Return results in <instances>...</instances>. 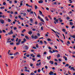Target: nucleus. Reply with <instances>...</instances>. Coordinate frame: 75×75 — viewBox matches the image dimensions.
<instances>
[{
    "label": "nucleus",
    "instance_id": "f257e3e1",
    "mask_svg": "<svg viewBox=\"0 0 75 75\" xmlns=\"http://www.w3.org/2000/svg\"><path fill=\"white\" fill-rule=\"evenodd\" d=\"M26 39H25V38H24L23 39V41H21V42L22 43H24L25 42H26Z\"/></svg>",
    "mask_w": 75,
    "mask_h": 75
},
{
    "label": "nucleus",
    "instance_id": "f03ea898",
    "mask_svg": "<svg viewBox=\"0 0 75 75\" xmlns=\"http://www.w3.org/2000/svg\"><path fill=\"white\" fill-rule=\"evenodd\" d=\"M0 22L1 23V24H4V21L3 19L1 20H0Z\"/></svg>",
    "mask_w": 75,
    "mask_h": 75
},
{
    "label": "nucleus",
    "instance_id": "7ed1b4c3",
    "mask_svg": "<svg viewBox=\"0 0 75 75\" xmlns=\"http://www.w3.org/2000/svg\"><path fill=\"white\" fill-rule=\"evenodd\" d=\"M54 74V72L52 71H50V73H49V74L50 75H53Z\"/></svg>",
    "mask_w": 75,
    "mask_h": 75
},
{
    "label": "nucleus",
    "instance_id": "20e7f679",
    "mask_svg": "<svg viewBox=\"0 0 75 75\" xmlns=\"http://www.w3.org/2000/svg\"><path fill=\"white\" fill-rule=\"evenodd\" d=\"M23 49L24 50H28V47H23Z\"/></svg>",
    "mask_w": 75,
    "mask_h": 75
},
{
    "label": "nucleus",
    "instance_id": "39448f33",
    "mask_svg": "<svg viewBox=\"0 0 75 75\" xmlns=\"http://www.w3.org/2000/svg\"><path fill=\"white\" fill-rule=\"evenodd\" d=\"M39 3H43V1L42 0H40L38 1Z\"/></svg>",
    "mask_w": 75,
    "mask_h": 75
},
{
    "label": "nucleus",
    "instance_id": "423d86ee",
    "mask_svg": "<svg viewBox=\"0 0 75 75\" xmlns=\"http://www.w3.org/2000/svg\"><path fill=\"white\" fill-rule=\"evenodd\" d=\"M50 64H52V65L54 64V62H53V61H50Z\"/></svg>",
    "mask_w": 75,
    "mask_h": 75
},
{
    "label": "nucleus",
    "instance_id": "0eeeda50",
    "mask_svg": "<svg viewBox=\"0 0 75 75\" xmlns=\"http://www.w3.org/2000/svg\"><path fill=\"white\" fill-rule=\"evenodd\" d=\"M34 38H35V39H37V38H38V36L36 35H35L34 36Z\"/></svg>",
    "mask_w": 75,
    "mask_h": 75
},
{
    "label": "nucleus",
    "instance_id": "6e6552de",
    "mask_svg": "<svg viewBox=\"0 0 75 75\" xmlns=\"http://www.w3.org/2000/svg\"><path fill=\"white\" fill-rule=\"evenodd\" d=\"M28 33L29 34H32L33 33L31 31H29L28 32Z\"/></svg>",
    "mask_w": 75,
    "mask_h": 75
},
{
    "label": "nucleus",
    "instance_id": "1a4fd4ad",
    "mask_svg": "<svg viewBox=\"0 0 75 75\" xmlns=\"http://www.w3.org/2000/svg\"><path fill=\"white\" fill-rule=\"evenodd\" d=\"M35 10L37 9V8H38V7H37V5L35 6Z\"/></svg>",
    "mask_w": 75,
    "mask_h": 75
},
{
    "label": "nucleus",
    "instance_id": "9d476101",
    "mask_svg": "<svg viewBox=\"0 0 75 75\" xmlns=\"http://www.w3.org/2000/svg\"><path fill=\"white\" fill-rule=\"evenodd\" d=\"M25 38L27 39V40H29V38L27 36H25Z\"/></svg>",
    "mask_w": 75,
    "mask_h": 75
},
{
    "label": "nucleus",
    "instance_id": "9b49d317",
    "mask_svg": "<svg viewBox=\"0 0 75 75\" xmlns=\"http://www.w3.org/2000/svg\"><path fill=\"white\" fill-rule=\"evenodd\" d=\"M59 57H60V55L59 54H58L57 55V58H59Z\"/></svg>",
    "mask_w": 75,
    "mask_h": 75
},
{
    "label": "nucleus",
    "instance_id": "f8f14e48",
    "mask_svg": "<svg viewBox=\"0 0 75 75\" xmlns=\"http://www.w3.org/2000/svg\"><path fill=\"white\" fill-rule=\"evenodd\" d=\"M45 18L46 19V20H47V21H49V20L48 18L47 17H45Z\"/></svg>",
    "mask_w": 75,
    "mask_h": 75
},
{
    "label": "nucleus",
    "instance_id": "ddd939ff",
    "mask_svg": "<svg viewBox=\"0 0 75 75\" xmlns=\"http://www.w3.org/2000/svg\"><path fill=\"white\" fill-rule=\"evenodd\" d=\"M20 43L19 42H17L16 43V45H20Z\"/></svg>",
    "mask_w": 75,
    "mask_h": 75
},
{
    "label": "nucleus",
    "instance_id": "4468645a",
    "mask_svg": "<svg viewBox=\"0 0 75 75\" xmlns=\"http://www.w3.org/2000/svg\"><path fill=\"white\" fill-rule=\"evenodd\" d=\"M51 58V56H49V57H47V59H51L50 58Z\"/></svg>",
    "mask_w": 75,
    "mask_h": 75
},
{
    "label": "nucleus",
    "instance_id": "2eb2a0df",
    "mask_svg": "<svg viewBox=\"0 0 75 75\" xmlns=\"http://www.w3.org/2000/svg\"><path fill=\"white\" fill-rule=\"evenodd\" d=\"M70 25H73V23L71 22H70Z\"/></svg>",
    "mask_w": 75,
    "mask_h": 75
},
{
    "label": "nucleus",
    "instance_id": "dca6fc26",
    "mask_svg": "<svg viewBox=\"0 0 75 75\" xmlns=\"http://www.w3.org/2000/svg\"><path fill=\"white\" fill-rule=\"evenodd\" d=\"M10 33H11V34H13V31H12V30H11Z\"/></svg>",
    "mask_w": 75,
    "mask_h": 75
},
{
    "label": "nucleus",
    "instance_id": "f3484780",
    "mask_svg": "<svg viewBox=\"0 0 75 75\" xmlns=\"http://www.w3.org/2000/svg\"><path fill=\"white\" fill-rule=\"evenodd\" d=\"M62 12L63 13H66V11L65 10H63L62 11Z\"/></svg>",
    "mask_w": 75,
    "mask_h": 75
},
{
    "label": "nucleus",
    "instance_id": "a211bd4d",
    "mask_svg": "<svg viewBox=\"0 0 75 75\" xmlns=\"http://www.w3.org/2000/svg\"><path fill=\"white\" fill-rule=\"evenodd\" d=\"M26 30L25 29H24L23 31H22V33H24V32H25V31Z\"/></svg>",
    "mask_w": 75,
    "mask_h": 75
},
{
    "label": "nucleus",
    "instance_id": "6ab92c4d",
    "mask_svg": "<svg viewBox=\"0 0 75 75\" xmlns=\"http://www.w3.org/2000/svg\"><path fill=\"white\" fill-rule=\"evenodd\" d=\"M21 39H19L18 42H19V43H20V42H21Z\"/></svg>",
    "mask_w": 75,
    "mask_h": 75
},
{
    "label": "nucleus",
    "instance_id": "aec40b11",
    "mask_svg": "<svg viewBox=\"0 0 75 75\" xmlns=\"http://www.w3.org/2000/svg\"><path fill=\"white\" fill-rule=\"evenodd\" d=\"M41 21H42V22H43V23H44V20H43V19L42 18L40 20Z\"/></svg>",
    "mask_w": 75,
    "mask_h": 75
},
{
    "label": "nucleus",
    "instance_id": "412c9836",
    "mask_svg": "<svg viewBox=\"0 0 75 75\" xmlns=\"http://www.w3.org/2000/svg\"><path fill=\"white\" fill-rule=\"evenodd\" d=\"M37 57H41V55H40L39 54H38L37 55Z\"/></svg>",
    "mask_w": 75,
    "mask_h": 75
},
{
    "label": "nucleus",
    "instance_id": "4be33fe9",
    "mask_svg": "<svg viewBox=\"0 0 75 75\" xmlns=\"http://www.w3.org/2000/svg\"><path fill=\"white\" fill-rule=\"evenodd\" d=\"M38 19H40V20H41V17L40 16H38Z\"/></svg>",
    "mask_w": 75,
    "mask_h": 75
},
{
    "label": "nucleus",
    "instance_id": "5701e85b",
    "mask_svg": "<svg viewBox=\"0 0 75 75\" xmlns=\"http://www.w3.org/2000/svg\"><path fill=\"white\" fill-rule=\"evenodd\" d=\"M23 16H26V13H23Z\"/></svg>",
    "mask_w": 75,
    "mask_h": 75
},
{
    "label": "nucleus",
    "instance_id": "b1692460",
    "mask_svg": "<svg viewBox=\"0 0 75 75\" xmlns=\"http://www.w3.org/2000/svg\"><path fill=\"white\" fill-rule=\"evenodd\" d=\"M8 22H10L11 21V20H10V19H8Z\"/></svg>",
    "mask_w": 75,
    "mask_h": 75
},
{
    "label": "nucleus",
    "instance_id": "393cba45",
    "mask_svg": "<svg viewBox=\"0 0 75 75\" xmlns=\"http://www.w3.org/2000/svg\"><path fill=\"white\" fill-rule=\"evenodd\" d=\"M16 55H20V54H19V53L18 52H16Z\"/></svg>",
    "mask_w": 75,
    "mask_h": 75
},
{
    "label": "nucleus",
    "instance_id": "a878e982",
    "mask_svg": "<svg viewBox=\"0 0 75 75\" xmlns=\"http://www.w3.org/2000/svg\"><path fill=\"white\" fill-rule=\"evenodd\" d=\"M30 65L31 67H33V64H32L31 63H30Z\"/></svg>",
    "mask_w": 75,
    "mask_h": 75
},
{
    "label": "nucleus",
    "instance_id": "bb28decb",
    "mask_svg": "<svg viewBox=\"0 0 75 75\" xmlns=\"http://www.w3.org/2000/svg\"><path fill=\"white\" fill-rule=\"evenodd\" d=\"M52 30L55 33H57V32H55V30H54L53 29H52Z\"/></svg>",
    "mask_w": 75,
    "mask_h": 75
},
{
    "label": "nucleus",
    "instance_id": "cd10ccee",
    "mask_svg": "<svg viewBox=\"0 0 75 75\" xmlns=\"http://www.w3.org/2000/svg\"><path fill=\"white\" fill-rule=\"evenodd\" d=\"M69 66V64H67L65 66V67H68Z\"/></svg>",
    "mask_w": 75,
    "mask_h": 75
},
{
    "label": "nucleus",
    "instance_id": "c85d7f7f",
    "mask_svg": "<svg viewBox=\"0 0 75 75\" xmlns=\"http://www.w3.org/2000/svg\"><path fill=\"white\" fill-rule=\"evenodd\" d=\"M69 1H70V3H72V1H71L72 0H69Z\"/></svg>",
    "mask_w": 75,
    "mask_h": 75
},
{
    "label": "nucleus",
    "instance_id": "c756f323",
    "mask_svg": "<svg viewBox=\"0 0 75 75\" xmlns=\"http://www.w3.org/2000/svg\"><path fill=\"white\" fill-rule=\"evenodd\" d=\"M3 5H4V6H5V5H6V2H4L3 3Z\"/></svg>",
    "mask_w": 75,
    "mask_h": 75
},
{
    "label": "nucleus",
    "instance_id": "7c9ffc66",
    "mask_svg": "<svg viewBox=\"0 0 75 75\" xmlns=\"http://www.w3.org/2000/svg\"><path fill=\"white\" fill-rule=\"evenodd\" d=\"M31 38H34V35H32L31 36Z\"/></svg>",
    "mask_w": 75,
    "mask_h": 75
},
{
    "label": "nucleus",
    "instance_id": "2f4dec72",
    "mask_svg": "<svg viewBox=\"0 0 75 75\" xmlns=\"http://www.w3.org/2000/svg\"><path fill=\"white\" fill-rule=\"evenodd\" d=\"M32 60L33 61H35V58H33L32 59Z\"/></svg>",
    "mask_w": 75,
    "mask_h": 75
},
{
    "label": "nucleus",
    "instance_id": "473e14b6",
    "mask_svg": "<svg viewBox=\"0 0 75 75\" xmlns=\"http://www.w3.org/2000/svg\"><path fill=\"white\" fill-rule=\"evenodd\" d=\"M49 52H50V53H53V52L51 51V50H49Z\"/></svg>",
    "mask_w": 75,
    "mask_h": 75
},
{
    "label": "nucleus",
    "instance_id": "72a5a7b5",
    "mask_svg": "<svg viewBox=\"0 0 75 75\" xmlns=\"http://www.w3.org/2000/svg\"><path fill=\"white\" fill-rule=\"evenodd\" d=\"M59 40H60V41H61V42H62V43H63V42H64V41H63V40H62L60 39H59Z\"/></svg>",
    "mask_w": 75,
    "mask_h": 75
},
{
    "label": "nucleus",
    "instance_id": "f704fd0d",
    "mask_svg": "<svg viewBox=\"0 0 75 75\" xmlns=\"http://www.w3.org/2000/svg\"><path fill=\"white\" fill-rule=\"evenodd\" d=\"M40 71H41V70H40V69H38V72H40Z\"/></svg>",
    "mask_w": 75,
    "mask_h": 75
},
{
    "label": "nucleus",
    "instance_id": "c9c22d12",
    "mask_svg": "<svg viewBox=\"0 0 75 75\" xmlns=\"http://www.w3.org/2000/svg\"><path fill=\"white\" fill-rule=\"evenodd\" d=\"M47 41H51V40L50 38H49L47 39Z\"/></svg>",
    "mask_w": 75,
    "mask_h": 75
},
{
    "label": "nucleus",
    "instance_id": "e433bc0d",
    "mask_svg": "<svg viewBox=\"0 0 75 75\" xmlns=\"http://www.w3.org/2000/svg\"><path fill=\"white\" fill-rule=\"evenodd\" d=\"M10 55H13V54L12 53H11L9 54Z\"/></svg>",
    "mask_w": 75,
    "mask_h": 75
},
{
    "label": "nucleus",
    "instance_id": "4c0bfd02",
    "mask_svg": "<svg viewBox=\"0 0 75 75\" xmlns=\"http://www.w3.org/2000/svg\"><path fill=\"white\" fill-rule=\"evenodd\" d=\"M26 57H30V54H28L26 55Z\"/></svg>",
    "mask_w": 75,
    "mask_h": 75
},
{
    "label": "nucleus",
    "instance_id": "58836bf2",
    "mask_svg": "<svg viewBox=\"0 0 75 75\" xmlns=\"http://www.w3.org/2000/svg\"><path fill=\"white\" fill-rule=\"evenodd\" d=\"M30 21H31V22H33V19L32 18H31L30 19Z\"/></svg>",
    "mask_w": 75,
    "mask_h": 75
},
{
    "label": "nucleus",
    "instance_id": "ea45409f",
    "mask_svg": "<svg viewBox=\"0 0 75 75\" xmlns=\"http://www.w3.org/2000/svg\"><path fill=\"white\" fill-rule=\"evenodd\" d=\"M55 21L57 23H58V19H56L55 20Z\"/></svg>",
    "mask_w": 75,
    "mask_h": 75
},
{
    "label": "nucleus",
    "instance_id": "a19ab883",
    "mask_svg": "<svg viewBox=\"0 0 75 75\" xmlns=\"http://www.w3.org/2000/svg\"><path fill=\"white\" fill-rule=\"evenodd\" d=\"M72 38H75V35H72Z\"/></svg>",
    "mask_w": 75,
    "mask_h": 75
},
{
    "label": "nucleus",
    "instance_id": "79ce46f5",
    "mask_svg": "<svg viewBox=\"0 0 75 75\" xmlns=\"http://www.w3.org/2000/svg\"><path fill=\"white\" fill-rule=\"evenodd\" d=\"M62 31H63L64 32H65V29H62Z\"/></svg>",
    "mask_w": 75,
    "mask_h": 75
},
{
    "label": "nucleus",
    "instance_id": "37998d69",
    "mask_svg": "<svg viewBox=\"0 0 75 75\" xmlns=\"http://www.w3.org/2000/svg\"><path fill=\"white\" fill-rule=\"evenodd\" d=\"M10 45H13V44H14V43H13V42H12L10 43Z\"/></svg>",
    "mask_w": 75,
    "mask_h": 75
},
{
    "label": "nucleus",
    "instance_id": "c03bdc74",
    "mask_svg": "<svg viewBox=\"0 0 75 75\" xmlns=\"http://www.w3.org/2000/svg\"><path fill=\"white\" fill-rule=\"evenodd\" d=\"M74 69V67H71V68H70V69Z\"/></svg>",
    "mask_w": 75,
    "mask_h": 75
},
{
    "label": "nucleus",
    "instance_id": "a18cd8bd",
    "mask_svg": "<svg viewBox=\"0 0 75 75\" xmlns=\"http://www.w3.org/2000/svg\"><path fill=\"white\" fill-rule=\"evenodd\" d=\"M44 28V27L43 26H42L41 27V30H43V28Z\"/></svg>",
    "mask_w": 75,
    "mask_h": 75
},
{
    "label": "nucleus",
    "instance_id": "49530a36",
    "mask_svg": "<svg viewBox=\"0 0 75 75\" xmlns=\"http://www.w3.org/2000/svg\"><path fill=\"white\" fill-rule=\"evenodd\" d=\"M0 8L1 9H2V8H3V9H4V8H5L4 7H1Z\"/></svg>",
    "mask_w": 75,
    "mask_h": 75
},
{
    "label": "nucleus",
    "instance_id": "de8ad7c7",
    "mask_svg": "<svg viewBox=\"0 0 75 75\" xmlns=\"http://www.w3.org/2000/svg\"><path fill=\"white\" fill-rule=\"evenodd\" d=\"M37 35H38V36H40V33H38L37 34Z\"/></svg>",
    "mask_w": 75,
    "mask_h": 75
},
{
    "label": "nucleus",
    "instance_id": "09e8293b",
    "mask_svg": "<svg viewBox=\"0 0 75 75\" xmlns=\"http://www.w3.org/2000/svg\"><path fill=\"white\" fill-rule=\"evenodd\" d=\"M55 35L57 36V37H58V38H59V36H58V35H57V34H55Z\"/></svg>",
    "mask_w": 75,
    "mask_h": 75
},
{
    "label": "nucleus",
    "instance_id": "8fccbe9b",
    "mask_svg": "<svg viewBox=\"0 0 75 75\" xmlns=\"http://www.w3.org/2000/svg\"><path fill=\"white\" fill-rule=\"evenodd\" d=\"M26 6H27L28 7H29V5H28V4H26Z\"/></svg>",
    "mask_w": 75,
    "mask_h": 75
},
{
    "label": "nucleus",
    "instance_id": "3c124183",
    "mask_svg": "<svg viewBox=\"0 0 75 75\" xmlns=\"http://www.w3.org/2000/svg\"><path fill=\"white\" fill-rule=\"evenodd\" d=\"M54 64L56 65H58V63H57V62H56L54 63Z\"/></svg>",
    "mask_w": 75,
    "mask_h": 75
},
{
    "label": "nucleus",
    "instance_id": "603ef678",
    "mask_svg": "<svg viewBox=\"0 0 75 75\" xmlns=\"http://www.w3.org/2000/svg\"><path fill=\"white\" fill-rule=\"evenodd\" d=\"M44 43L45 44V45H46V44H47V42H46L45 41H44Z\"/></svg>",
    "mask_w": 75,
    "mask_h": 75
},
{
    "label": "nucleus",
    "instance_id": "864d4df0",
    "mask_svg": "<svg viewBox=\"0 0 75 75\" xmlns=\"http://www.w3.org/2000/svg\"><path fill=\"white\" fill-rule=\"evenodd\" d=\"M32 30L33 31H36V29H35V28H33L32 29Z\"/></svg>",
    "mask_w": 75,
    "mask_h": 75
},
{
    "label": "nucleus",
    "instance_id": "5fc2aeb1",
    "mask_svg": "<svg viewBox=\"0 0 75 75\" xmlns=\"http://www.w3.org/2000/svg\"><path fill=\"white\" fill-rule=\"evenodd\" d=\"M39 12L41 14H42V12H41V11H39Z\"/></svg>",
    "mask_w": 75,
    "mask_h": 75
},
{
    "label": "nucleus",
    "instance_id": "6e6d98bb",
    "mask_svg": "<svg viewBox=\"0 0 75 75\" xmlns=\"http://www.w3.org/2000/svg\"><path fill=\"white\" fill-rule=\"evenodd\" d=\"M74 27H75V26L74 25H73L71 27V28H72V29H73V28H74Z\"/></svg>",
    "mask_w": 75,
    "mask_h": 75
},
{
    "label": "nucleus",
    "instance_id": "4d7b16f0",
    "mask_svg": "<svg viewBox=\"0 0 75 75\" xmlns=\"http://www.w3.org/2000/svg\"><path fill=\"white\" fill-rule=\"evenodd\" d=\"M62 35L64 37V39H65V36L64 35V34H62Z\"/></svg>",
    "mask_w": 75,
    "mask_h": 75
},
{
    "label": "nucleus",
    "instance_id": "13d9d810",
    "mask_svg": "<svg viewBox=\"0 0 75 75\" xmlns=\"http://www.w3.org/2000/svg\"><path fill=\"white\" fill-rule=\"evenodd\" d=\"M60 23H62V20L61 19L60 20Z\"/></svg>",
    "mask_w": 75,
    "mask_h": 75
},
{
    "label": "nucleus",
    "instance_id": "bf43d9fd",
    "mask_svg": "<svg viewBox=\"0 0 75 75\" xmlns=\"http://www.w3.org/2000/svg\"><path fill=\"white\" fill-rule=\"evenodd\" d=\"M45 68L46 69H48V67L47 66H45Z\"/></svg>",
    "mask_w": 75,
    "mask_h": 75
},
{
    "label": "nucleus",
    "instance_id": "052dcab7",
    "mask_svg": "<svg viewBox=\"0 0 75 75\" xmlns=\"http://www.w3.org/2000/svg\"><path fill=\"white\" fill-rule=\"evenodd\" d=\"M11 41H14V38L12 39H11Z\"/></svg>",
    "mask_w": 75,
    "mask_h": 75
},
{
    "label": "nucleus",
    "instance_id": "680f3d73",
    "mask_svg": "<svg viewBox=\"0 0 75 75\" xmlns=\"http://www.w3.org/2000/svg\"><path fill=\"white\" fill-rule=\"evenodd\" d=\"M54 61H58V59H54Z\"/></svg>",
    "mask_w": 75,
    "mask_h": 75
},
{
    "label": "nucleus",
    "instance_id": "e2e57ef3",
    "mask_svg": "<svg viewBox=\"0 0 75 75\" xmlns=\"http://www.w3.org/2000/svg\"><path fill=\"white\" fill-rule=\"evenodd\" d=\"M14 30H16L17 29V28L16 27H15L13 28Z\"/></svg>",
    "mask_w": 75,
    "mask_h": 75
},
{
    "label": "nucleus",
    "instance_id": "0e129e2a",
    "mask_svg": "<svg viewBox=\"0 0 75 75\" xmlns=\"http://www.w3.org/2000/svg\"><path fill=\"white\" fill-rule=\"evenodd\" d=\"M46 9L47 10H49V8H46Z\"/></svg>",
    "mask_w": 75,
    "mask_h": 75
},
{
    "label": "nucleus",
    "instance_id": "69168bd1",
    "mask_svg": "<svg viewBox=\"0 0 75 75\" xmlns=\"http://www.w3.org/2000/svg\"><path fill=\"white\" fill-rule=\"evenodd\" d=\"M48 48L49 50H52V49L51 48V47H48Z\"/></svg>",
    "mask_w": 75,
    "mask_h": 75
},
{
    "label": "nucleus",
    "instance_id": "338daca9",
    "mask_svg": "<svg viewBox=\"0 0 75 75\" xmlns=\"http://www.w3.org/2000/svg\"><path fill=\"white\" fill-rule=\"evenodd\" d=\"M64 59L65 61H67V57H66Z\"/></svg>",
    "mask_w": 75,
    "mask_h": 75
},
{
    "label": "nucleus",
    "instance_id": "774afa93",
    "mask_svg": "<svg viewBox=\"0 0 75 75\" xmlns=\"http://www.w3.org/2000/svg\"><path fill=\"white\" fill-rule=\"evenodd\" d=\"M9 16H10V18H11V17H12V15H11L10 14Z\"/></svg>",
    "mask_w": 75,
    "mask_h": 75
}]
</instances>
